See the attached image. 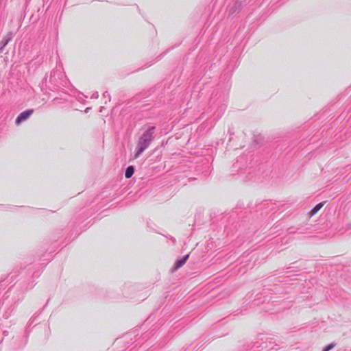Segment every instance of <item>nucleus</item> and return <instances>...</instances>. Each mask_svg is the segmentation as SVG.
I'll return each instance as SVG.
<instances>
[{"mask_svg": "<svg viewBox=\"0 0 351 351\" xmlns=\"http://www.w3.org/2000/svg\"><path fill=\"white\" fill-rule=\"evenodd\" d=\"M189 255L187 254V255L184 256L182 258L177 261L174 265V270H176V269H179L180 267H181L182 266H183L185 264V263L186 262L187 259L189 258Z\"/></svg>", "mask_w": 351, "mask_h": 351, "instance_id": "3", "label": "nucleus"}, {"mask_svg": "<svg viewBox=\"0 0 351 351\" xmlns=\"http://www.w3.org/2000/svg\"><path fill=\"white\" fill-rule=\"evenodd\" d=\"M34 113L33 109H29L25 111L20 113L15 120L16 125H19L22 122L26 121L27 119L30 117V116Z\"/></svg>", "mask_w": 351, "mask_h": 351, "instance_id": "2", "label": "nucleus"}, {"mask_svg": "<svg viewBox=\"0 0 351 351\" xmlns=\"http://www.w3.org/2000/svg\"><path fill=\"white\" fill-rule=\"evenodd\" d=\"M324 205V202H321L317 204L309 213V217L315 215Z\"/></svg>", "mask_w": 351, "mask_h": 351, "instance_id": "4", "label": "nucleus"}, {"mask_svg": "<svg viewBox=\"0 0 351 351\" xmlns=\"http://www.w3.org/2000/svg\"><path fill=\"white\" fill-rule=\"evenodd\" d=\"M261 140V137L260 136H254L253 143L254 144H258Z\"/></svg>", "mask_w": 351, "mask_h": 351, "instance_id": "6", "label": "nucleus"}, {"mask_svg": "<svg viewBox=\"0 0 351 351\" xmlns=\"http://www.w3.org/2000/svg\"><path fill=\"white\" fill-rule=\"evenodd\" d=\"M334 347L333 344H330L325 347L323 350V351H329L330 349H332Z\"/></svg>", "mask_w": 351, "mask_h": 351, "instance_id": "7", "label": "nucleus"}, {"mask_svg": "<svg viewBox=\"0 0 351 351\" xmlns=\"http://www.w3.org/2000/svg\"><path fill=\"white\" fill-rule=\"evenodd\" d=\"M154 128L145 131L140 137L136 148L134 158H138L149 145L153 139Z\"/></svg>", "mask_w": 351, "mask_h": 351, "instance_id": "1", "label": "nucleus"}, {"mask_svg": "<svg viewBox=\"0 0 351 351\" xmlns=\"http://www.w3.org/2000/svg\"><path fill=\"white\" fill-rule=\"evenodd\" d=\"M134 169L132 166H129L125 171V178H130L134 174Z\"/></svg>", "mask_w": 351, "mask_h": 351, "instance_id": "5", "label": "nucleus"}]
</instances>
